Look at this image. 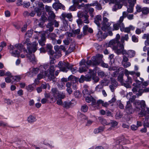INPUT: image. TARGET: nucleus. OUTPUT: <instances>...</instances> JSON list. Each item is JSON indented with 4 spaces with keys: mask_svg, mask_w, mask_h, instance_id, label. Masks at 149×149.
<instances>
[{
    "mask_svg": "<svg viewBox=\"0 0 149 149\" xmlns=\"http://www.w3.org/2000/svg\"><path fill=\"white\" fill-rule=\"evenodd\" d=\"M58 67L59 68L61 71L66 72L68 71V70H71L72 74L75 73L77 70V68L75 67L73 68V65H70L67 62H62L60 61L58 65Z\"/></svg>",
    "mask_w": 149,
    "mask_h": 149,
    "instance_id": "obj_1",
    "label": "nucleus"
},
{
    "mask_svg": "<svg viewBox=\"0 0 149 149\" xmlns=\"http://www.w3.org/2000/svg\"><path fill=\"white\" fill-rule=\"evenodd\" d=\"M52 10V8L51 7L47 6V12H48V14L47 20L49 22L47 25V28L49 29H47V31H49L50 32L52 31L54 29V27L52 26V22L56 17L55 15Z\"/></svg>",
    "mask_w": 149,
    "mask_h": 149,
    "instance_id": "obj_2",
    "label": "nucleus"
},
{
    "mask_svg": "<svg viewBox=\"0 0 149 149\" xmlns=\"http://www.w3.org/2000/svg\"><path fill=\"white\" fill-rule=\"evenodd\" d=\"M30 42L29 39V38H26L24 44L27 45V48L29 52H35L37 50L38 43L36 42H34L31 44Z\"/></svg>",
    "mask_w": 149,
    "mask_h": 149,
    "instance_id": "obj_3",
    "label": "nucleus"
},
{
    "mask_svg": "<svg viewBox=\"0 0 149 149\" xmlns=\"http://www.w3.org/2000/svg\"><path fill=\"white\" fill-rule=\"evenodd\" d=\"M86 64L88 65H93L92 61L88 60L86 62L84 59L82 60L80 63V65L83 66L79 68V71L80 73L87 71L88 69V67H86Z\"/></svg>",
    "mask_w": 149,
    "mask_h": 149,
    "instance_id": "obj_4",
    "label": "nucleus"
},
{
    "mask_svg": "<svg viewBox=\"0 0 149 149\" xmlns=\"http://www.w3.org/2000/svg\"><path fill=\"white\" fill-rule=\"evenodd\" d=\"M12 53L13 56L15 57H18L19 56L20 53L22 50L23 46L22 44H16L13 47Z\"/></svg>",
    "mask_w": 149,
    "mask_h": 149,
    "instance_id": "obj_5",
    "label": "nucleus"
},
{
    "mask_svg": "<svg viewBox=\"0 0 149 149\" xmlns=\"http://www.w3.org/2000/svg\"><path fill=\"white\" fill-rule=\"evenodd\" d=\"M113 50L118 55L121 54L124 55L126 53V51L124 49V46L123 43H122L121 42L118 43L116 46L113 47Z\"/></svg>",
    "mask_w": 149,
    "mask_h": 149,
    "instance_id": "obj_6",
    "label": "nucleus"
},
{
    "mask_svg": "<svg viewBox=\"0 0 149 149\" xmlns=\"http://www.w3.org/2000/svg\"><path fill=\"white\" fill-rule=\"evenodd\" d=\"M108 18L102 19V21L101 23V29L104 31L109 30L111 29L110 26L111 23L109 22Z\"/></svg>",
    "mask_w": 149,
    "mask_h": 149,
    "instance_id": "obj_7",
    "label": "nucleus"
},
{
    "mask_svg": "<svg viewBox=\"0 0 149 149\" xmlns=\"http://www.w3.org/2000/svg\"><path fill=\"white\" fill-rule=\"evenodd\" d=\"M47 65L45 64L43 65H41L40 66V69H42V70L40 71V73L37 76V78L40 80L44 77H45L47 75Z\"/></svg>",
    "mask_w": 149,
    "mask_h": 149,
    "instance_id": "obj_8",
    "label": "nucleus"
},
{
    "mask_svg": "<svg viewBox=\"0 0 149 149\" xmlns=\"http://www.w3.org/2000/svg\"><path fill=\"white\" fill-rule=\"evenodd\" d=\"M103 57V55L100 54H97L95 56L93 57L92 58L93 65H99L102 61Z\"/></svg>",
    "mask_w": 149,
    "mask_h": 149,
    "instance_id": "obj_9",
    "label": "nucleus"
},
{
    "mask_svg": "<svg viewBox=\"0 0 149 149\" xmlns=\"http://www.w3.org/2000/svg\"><path fill=\"white\" fill-rule=\"evenodd\" d=\"M133 99L130 98L129 101L127 102V105L126 107V111L128 114H131L133 111L132 105L130 104V102H132L135 99V97L133 96Z\"/></svg>",
    "mask_w": 149,
    "mask_h": 149,
    "instance_id": "obj_10",
    "label": "nucleus"
},
{
    "mask_svg": "<svg viewBox=\"0 0 149 149\" xmlns=\"http://www.w3.org/2000/svg\"><path fill=\"white\" fill-rule=\"evenodd\" d=\"M103 104V100H99L97 101L95 100H93L92 102V107L95 109H99L101 108V105H102Z\"/></svg>",
    "mask_w": 149,
    "mask_h": 149,
    "instance_id": "obj_11",
    "label": "nucleus"
},
{
    "mask_svg": "<svg viewBox=\"0 0 149 149\" xmlns=\"http://www.w3.org/2000/svg\"><path fill=\"white\" fill-rule=\"evenodd\" d=\"M55 1L56 2L53 4L52 7L56 10H57L59 9H62L63 10H64V6L59 2L58 0H57V1Z\"/></svg>",
    "mask_w": 149,
    "mask_h": 149,
    "instance_id": "obj_12",
    "label": "nucleus"
},
{
    "mask_svg": "<svg viewBox=\"0 0 149 149\" xmlns=\"http://www.w3.org/2000/svg\"><path fill=\"white\" fill-rule=\"evenodd\" d=\"M54 67L53 66H51L49 69V72L48 74V76H47L48 79L50 81H53L55 78L54 74Z\"/></svg>",
    "mask_w": 149,
    "mask_h": 149,
    "instance_id": "obj_13",
    "label": "nucleus"
},
{
    "mask_svg": "<svg viewBox=\"0 0 149 149\" xmlns=\"http://www.w3.org/2000/svg\"><path fill=\"white\" fill-rule=\"evenodd\" d=\"M107 34L106 33H103L101 31H99L97 34V36L98 40L99 41L102 40L103 39H105L107 36Z\"/></svg>",
    "mask_w": 149,
    "mask_h": 149,
    "instance_id": "obj_14",
    "label": "nucleus"
},
{
    "mask_svg": "<svg viewBox=\"0 0 149 149\" xmlns=\"http://www.w3.org/2000/svg\"><path fill=\"white\" fill-rule=\"evenodd\" d=\"M102 20V16L100 15H97L95 18L94 22L98 26L100 27L101 26V24L100 22Z\"/></svg>",
    "mask_w": 149,
    "mask_h": 149,
    "instance_id": "obj_15",
    "label": "nucleus"
},
{
    "mask_svg": "<svg viewBox=\"0 0 149 149\" xmlns=\"http://www.w3.org/2000/svg\"><path fill=\"white\" fill-rule=\"evenodd\" d=\"M89 73L90 74L89 77H91V78L92 77L95 82H97L99 81V79L97 77L95 76V73L94 72V71L90 69Z\"/></svg>",
    "mask_w": 149,
    "mask_h": 149,
    "instance_id": "obj_16",
    "label": "nucleus"
},
{
    "mask_svg": "<svg viewBox=\"0 0 149 149\" xmlns=\"http://www.w3.org/2000/svg\"><path fill=\"white\" fill-rule=\"evenodd\" d=\"M53 47L50 44L47 45V52L48 54L50 55V56H53V54L54 53V52L52 50Z\"/></svg>",
    "mask_w": 149,
    "mask_h": 149,
    "instance_id": "obj_17",
    "label": "nucleus"
},
{
    "mask_svg": "<svg viewBox=\"0 0 149 149\" xmlns=\"http://www.w3.org/2000/svg\"><path fill=\"white\" fill-rule=\"evenodd\" d=\"M61 16L63 19H65V18H67L70 21H71L72 20V16L71 13H62Z\"/></svg>",
    "mask_w": 149,
    "mask_h": 149,
    "instance_id": "obj_18",
    "label": "nucleus"
},
{
    "mask_svg": "<svg viewBox=\"0 0 149 149\" xmlns=\"http://www.w3.org/2000/svg\"><path fill=\"white\" fill-rule=\"evenodd\" d=\"M120 30L121 31L124 32H125L127 33H130V31L129 27H125L124 24L123 23H120Z\"/></svg>",
    "mask_w": 149,
    "mask_h": 149,
    "instance_id": "obj_19",
    "label": "nucleus"
},
{
    "mask_svg": "<svg viewBox=\"0 0 149 149\" xmlns=\"http://www.w3.org/2000/svg\"><path fill=\"white\" fill-rule=\"evenodd\" d=\"M96 6V8L98 10H101L102 9L101 5L98 3L97 1H95L94 3L89 4V7L91 6Z\"/></svg>",
    "mask_w": 149,
    "mask_h": 149,
    "instance_id": "obj_20",
    "label": "nucleus"
},
{
    "mask_svg": "<svg viewBox=\"0 0 149 149\" xmlns=\"http://www.w3.org/2000/svg\"><path fill=\"white\" fill-rule=\"evenodd\" d=\"M127 54L128 55V57L129 58L133 57L135 55V52L133 50H130L126 52Z\"/></svg>",
    "mask_w": 149,
    "mask_h": 149,
    "instance_id": "obj_21",
    "label": "nucleus"
},
{
    "mask_svg": "<svg viewBox=\"0 0 149 149\" xmlns=\"http://www.w3.org/2000/svg\"><path fill=\"white\" fill-rule=\"evenodd\" d=\"M76 6L78 9H80L82 8H84L86 9H88L89 8V4H84V3H82L81 4L77 5Z\"/></svg>",
    "mask_w": 149,
    "mask_h": 149,
    "instance_id": "obj_22",
    "label": "nucleus"
},
{
    "mask_svg": "<svg viewBox=\"0 0 149 149\" xmlns=\"http://www.w3.org/2000/svg\"><path fill=\"white\" fill-rule=\"evenodd\" d=\"M118 124V123L116 121L111 120V122L109 123V125L111 126V127L108 129V130H110L112 128H114Z\"/></svg>",
    "mask_w": 149,
    "mask_h": 149,
    "instance_id": "obj_23",
    "label": "nucleus"
},
{
    "mask_svg": "<svg viewBox=\"0 0 149 149\" xmlns=\"http://www.w3.org/2000/svg\"><path fill=\"white\" fill-rule=\"evenodd\" d=\"M91 77L88 76V77H84L83 75H82L79 80V81L80 83H82L84 81H89L90 80Z\"/></svg>",
    "mask_w": 149,
    "mask_h": 149,
    "instance_id": "obj_24",
    "label": "nucleus"
},
{
    "mask_svg": "<svg viewBox=\"0 0 149 149\" xmlns=\"http://www.w3.org/2000/svg\"><path fill=\"white\" fill-rule=\"evenodd\" d=\"M118 44V43L116 41H115L113 39L109 42L108 44L109 46L112 47L113 49V47L116 46Z\"/></svg>",
    "mask_w": 149,
    "mask_h": 149,
    "instance_id": "obj_25",
    "label": "nucleus"
},
{
    "mask_svg": "<svg viewBox=\"0 0 149 149\" xmlns=\"http://www.w3.org/2000/svg\"><path fill=\"white\" fill-rule=\"evenodd\" d=\"M123 5L122 4L117 3H116L113 6L112 10L113 11H116L118 9H120L122 7Z\"/></svg>",
    "mask_w": 149,
    "mask_h": 149,
    "instance_id": "obj_26",
    "label": "nucleus"
},
{
    "mask_svg": "<svg viewBox=\"0 0 149 149\" xmlns=\"http://www.w3.org/2000/svg\"><path fill=\"white\" fill-rule=\"evenodd\" d=\"M118 83L117 81H115L114 82L112 81L111 85L109 86V88L112 92L114 91V89L117 86Z\"/></svg>",
    "mask_w": 149,
    "mask_h": 149,
    "instance_id": "obj_27",
    "label": "nucleus"
},
{
    "mask_svg": "<svg viewBox=\"0 0 149 149\" xmlns=\"http://www.w3.org/2000/svg\"><path fill=\"white\" fill-rule=\"evenodd\" d=\"M54 49L57 52L56 53H58V56H55V57L56 58H58L60 57H61V54L60 52L59 51V49H60V47H59L58 45H55L54 46Z\"/></svg>",
    "mask_w": 149,
    "mask_h": 149,
    "instance_id": "obj_28",
    "label": "nucleus"
},
{
    "mask_svg": "<svg viewBox=\"0 0 149 149\" xmlns=\"http://www.w3.org/2000/svg\"><path fill=\"white\" fill-rule=\"evenodd\" d=\"M120 23L119 22V19L117 23L114 24L113 25V30L114 31L118 30L119 29V27L120 28H120L121 27H120Z\"/></svg>",
    "mask_w": 149,
    "mask_h": 149,
    "instance_id": "obj_29",
    "label": "nucleus"
},
{
    "mask_svg": "<svg viewBox=\"0 0 149 149\" xmlns=\"http://www.w3.org/2000/svg\"><path fill=\"white\" fill-rule=\"evenodd\" d=\"M36 117L31 115H30L27 118V120L30 123H32L36 121Z\"/></svg>",
    "mask_w": 149,
    "mask_h": 149,
    "instance_id": "obj_30",
    "label": "nucleus"
},
{
    "mask_svg": "<svg viewBox=\"0 0 149 149\" xmlns=\"http://www.w3.org/2000/svg\"><path fill=\"white\" fill-rule=\"evenodd\" d=\"M59 91L58 90L57 88H54L52 89V93L53 96L55 97H56L58 95V94Z\"/></svg>",
    "mask_w": 149,
    "mask_h": 149,
    "instance_id": "obj_31",
    "label": "nucleus"
},
{
    "mask_svg": "<svg viewBox=\"0 0 149 149\" xmlns=\"http://www.w3.org/2000/svg\"><path fill=\"white\" fill-rule=\"evenodd\" d=\"M147 114V111H146L144 108H141V111L139 113V117H143L145 116Z\"/></svg>",
    "mask_w": 149,
    "mask_h": 149,
    "instance_id": "obj_32",
    "label": "nucleus"
},
{
    "mask_svg": "<svg viewBox=\"0 0 149 149\" xmlns=\"http://www.w3.org/2000/svg\"><path fill=\"white\" fill-rule=\"evenodd\" d=\"M129 39V36L128 34H125L124 36L121 37L120 39L121 42L123 43L124 42L125 40L127 41Z\"/></svg>",
    "mask_w": 149,
    "mask_h": 149,
    "instance_id": "obj_33",
    "label": "nucleus"
},
{
    "mask_svg": "<svg viewBox=\"0 0 149 149\" xmlns=\"http://www.w3.org/2000/svg\"><path fill=\"white\" fill-rule=\"evenodd\" d=\"M127 13L126 12H123V16L120 17L119 19V22L120 23H123V21L124 18L127 16Z\"/></svg>",
    "mask_w": 149,
    "mask_h": 149,
    "instance_id": "obj_34",
    "label": "nucleus"
},
{
    "mask_svg": "<svg viewBox=\"0 0 149 149\" xmlns=\"http://www.w3.org/2000/svg\"><path fill=\"white\" fill-rule=\"evenodd\" d=\"M142 12L144 15H147L149 13V8L147 7H144L142 8Z\"/></svg>",
    "mask_w": 149,
    "mask_h": 149,
    "instance_id": "obj_35",
    "label": "nucleus"
},
{
    "mask_svg": "<svg viewBox=\"0 0 149 149\" xmlns=\"http://www.w3.org/2000/svg\"><path fill=\"white\" fill-rule=\"evenodd\" d=\"M11 78L14 81V82H15V83L19 81L21 79V77L20 76H13Z\"/></svg>",
    "mask_w": 149,
    "mask_h": 149,
    "instance_id": "obj_36",
    "label": "nucleus"
},
{
    "mask_svg": "<svg viewBox=\"0 0 149 149\" xmlns=\"http://www.w3.org/2000/svg\"><path fill=\"white\" fill-rule=\"evenodd\" d=\"M88 106L86 104H84L81 107V111L84 112H86L88 109Z\"/></svg>",
    "mask_w": 149,
    "mask_h": 149,
    "instance_id": "obj_37",
    "label": "nucleus"
},
{
    "mask_svg": "<svg viewBox=\"0 0 149 149\" xmlns=\"http://www.w3.org/2000/svg\"><path fill=\"white\" fill-rule=\"evenodd\" d=\"M93 100H95L92 96L87 97L86 98V101L88 103H90L91 102V105L92 106V102Z\"/></svg>",
    "mask_w": 149,
    "mask_h": 149,
    "instance_id": "obj_38",
    "label": "nucleus"
},
{
    "mask_svg": "<svg viewBox=\"0 0 149 149\" xmlns=\"http://www.w3.org/2000/svg\"><path fill=\"white\" fill-rule=\"evenodd\" d=\"M75 79V77L72 75H71L68 77V79L66 78H62L61 79V81L62 82H66L68 80H71L72 79Z\"/></svg>",
    "mask_w": 149,
    "mask_h": 149,
    "instance_id": "obj_39",
    "label": "nucleus"
},
{
    "mask_svg": "<svg viewBox=\"0 0 149 149\" xmlns=\"http://www.w3.org/2000/svg\"><path fill=\"white\" fill-rule=\"evenodd\" d=\"M75 49V45L74 44L71 45L69 47L67 51V52L68 53H70L72 52Z\"/></svg>",
    "mask_w": 149,
    "mask_h": 149,
    "instance_id": "obj_40",
    "label": "nucleus"
},
{
    "mask_svg": "<svg viewBox=\"0 0 149 149\" xmlns=\"http://www.w3.org/2000/svg\"><path fill=\"white\" fill-rule=\"evenodd\" d=\"M104 130V128L102 127H100L94 130V132L95 134H97L102 132Z\"/></svg>",
    "mask_w": 149,
    "mask_h": 149,
    "instance_id": "obj_41",
    "label": "nucleus"
},
{
    "mask_svg": "<svg viewBox=\"0 0 149 149\" xmlns=\"http://www.w3.org/2000/svg\"><path fill=\"white\" fill-rule=\"evenodd\" d=\"M65 95L64 93H58V94L57 95L56 97L57 99H63L65 97Z\"/></svg>",
    "mask_w": 149,
    "mask_h": 149,
    "instance_id": "obj_42",
    "label": "nucleus"
},
{
    "mask_svg": "<svg viewBox=\"0 0 149 149\" xmlns=\"http://www.w3.org/2000/svg\"><path fill=\"white\" fill-rule=\"evenodd\" d=\"M71 102H63V106L66 108H69L71 105Z\"/></svg>",
    "mask_w": 149,
    "mask_h": 149,
    "instance_id": "obj_43",
    "label": "nucleus"
},
{
    "mask_svg": "<svg viewBox=\"0 0 149 149\" xmlns=\"http://www.w3.org/2000/svg\"><path fill=\"white\" fill-rule=\"evenodd\" d=\"M45 38H42L41 39L39 40V44L42 46H43L45 45Z\"/></svg>",
    "mask_w": 149,
    "mask_h": 149,
    "instance_id": "obj_44",
    "label": "nucleus"
},
{
    "mask_svg": "<svg viewBox=\"0 0 149 149\" xmlns=\"http://www.w3.org/2000/svg\"><path fill=\"white\" fill-rule=\"evenodd\" d=\"M32 52L31 53L29 52V54L28 56V58L30 61H34L35 59V56L33 54H32Z\"/></svg>",
    "mask_w": 149,
    "mask_h": 149,
    "instance_id": "obj_45",
    "label": "nucleus"
},
{
    "mask_svg": "<svg viewBox=\"0 0 149 149\" xmlns=\"http://www.w3.org/2000/svg\"><path fill=\"white\" fill-rule=\"evenodd\" d=\"M71 40L70 38V37H68L63 41V42L64 44L67 45H69L70 42Z\"/></svg>",
    "mask_w": 149,
    "mask_h": 149,
    "instance_id": "obj_46",
    "label": "nucleus"
},
{
    "mask_svg": "<svg viewBox=\"0 0 149 149\" xmlns=\"http://www.w3.org/2000/svg\"><path fill=\"white\" fill-rule=\"evenodd\" d=\"M33 86H35L34 84L28 85L27 87V90L31 92L33 89L34 87Z\"/></svg>",
    "mask_w": 149,
    "mask_h": 149,
    "instance_id": "obj_47",
    "label": "nucleus"
},
{
    "mask_svg": "<svg viewBox=\"0 0 149 149\" xmlns=\"http://www.w3.org/2000/svg\"><path fill=\"white\" fill-rule=\"evenodd\" d=\"M141 85L143 88L146 87L149 85V80H147L143 82H141Z\"/></svg>",
    "mask_w": 149,
    "mask_h": 149,
    "instance_id": "obj_48",
    "label": "nucleus"
},
{
    "mask_svg": "<svg viewBox=\"0 0 149 149\" xmlns=\"http://www.w3.org/2000/svg\"><path fill=\"white\" fill-rule=\"evenodd\" d=\"M30 5V3L29 2L24 1L23 2L22 6L24 7L27 8L29 7Z\"/></svg>",
    "mask_w": 149,
    "mask_h": 149,
    "instance_id": "obj_49",
    "label": "nucleus"
},
{
    "mask_svg": "<svg viewBox=\"0 0 149 149\" xmlns=\"http://www.w3.org/2000/svg\"><path fill=\"white\" fill-rule=\"evenodd\" d=\"M32 70L33 72V74L35 75L37 74L39 70L40 71V72L41 71L42 69H40L39 67V68H33Z\"/></svg>",
    "mask_w": 149,
    "mask_h": 149,
    "instance_id": "obj_50",
    "label": "nucleus"
},
{
    "mask_svg": "<svg viewBox=\"0 0 149 149\" xmlns=\"http://www.w3.org/2000/svg\"><path fill=\"white\" fill-rule=\"evenodd\" d=\"M32 34V31L31 30H28L25 34V37H28L30 38Z\"/></svg>",
    "mask_w": 149,
    "mask_h": 149,
    "instance_id": "obj_51",
    "label": "nucleus"
},
{
    "mask_svg": "<svg viewBox=\"0 0 149 149\" xmlns=\"http://www.w3.org/2000/svg\"><path fill=\"white\" fill-rule=\"evenodd\" d=\"M117 144L116 146L117 149H123V147L121 144H119L120 141H117L116 142Z\"/></svg>",
    "mask_w": 149,
    "mask_h": 149,
    "instance_id": "obj_52",
    "label": "nucleus"
},
{
    "mask_svg": "<svg viewBox=\"0 0 149 149\" xmlns=\"http://www.w3.org/2000/svg\"><path fill=\"white\" fill-rule=\"evenodd\" d=\"M12 77H7L5 78V81L7 83H9L10 82L14 83V81L11 78Z\"/></svg>",
    "mask_w": 149,
    "mask_h": 149,
    "instance_id": "obj_53",
    "label": "nucleus"
},
{
    "mask_svg": "<svg viewBox=\"0 0 149 149\" xmlns=\"http://www.w3.org/2000/svg\"><path fill=\"white\" fill-rule=\"evenodd\" d=\"M122 65L125 68H127L131 66V63L128 61L122 63Z\"/></svg>",
    "mask_w": 149,
    "mask_h": 149,
    "instance_id": "obj_54",
    "label": "nucleus"
},
{
    "mask_svg": "<svg viewBox=\"0 0 149 149\" xmlns=\"http://www.w3.org/2000/svg\"><path fill=\"white\" fill-rule=\"evenodd\" d=\"M103 88L102 85H99L97 86L95 88V91L97 92H100Z\"/></svg>",
    "mask_w": 149,
    "mask_h": 149,
    "instance_id": "obj_55",
    "label": "nucleus"
},
{
    "mask_svg": "<svg viewBox=\"0 0 149 149\" xmlns=\"http://www.w3.org/2000/svg\"><path fill=\"white\" fill-rule=\"evenodd\" d=\"M122 85L125 86L127 88H130L131 87V86L130 85L131 84H129V83L127 82L126 83V81H125V82L122 83Z\"/></svg>",
    "mask_w": 149,
    "mask_h": 149,
    "instance_id": "obj_56",
    "label": "nucleus"
},
{
    "mask_svg": "<svg viewBox=\"0 0 149 149\" xmlns=\"http://www.w3.org/2000/svg\"><path fill=\"white\" fill-rule=\"evenodd\" d=\"M123 75L124 74H123L119 75L118 78V80L121 83V84L122 83H123Z\"/></svg>",
    "mask_w": 149,
    "mask_h": 149,
    "instance_id": "obj_57",
    "label": "nucleus"
},
{
    "mask_svg": "<svg viewBox=\"0 0 149 149\" xmlns=\"http://www.w3.org/2000/svg\"><path fill=\"white\" fill-rule=\"evenodd\" d=\"M89 28L87 25L84 26L83 28V32L84 35L86 34L87 31L88 30Z\"/></svg>",
    "mask_w": 149,
    "mask_h": 149,
    "instance_id": "obj_58",
    "label": "nucleus"
},
{
    "mask_svg": "<svg viewBox=\"0 0 149 149\" xmlns=\"http://www.w3.org/2000/svg\"><path fill=\"white\" fill-rule=\"evenodd\" d=\"M88 15L86 14H85L84 15V17L85 19L84 20V22L85 23L88 24L89 23V20L88 19Z\"/></svg>",
    "mask_w": 149,
    "mask_h": 149,
    "instance_id": "obj_59",
    "label": "nucleus"
},
{
    "mask_svg": "<svg viewBox=\"0 0 149 149\" xmlns=\"http://www.w3.org/2000/svg\"><path fill=\"white\" fill-rule=\"evenodd\" d=\"M34 75L33 74V73L32 71V70H31L29 72H27L26 74V75L30 77H32Z\"/></svg>",
    "mask_w": 149,
    "mask_h": 149,
    "instance_id": "obj_60",
    "label": "nucleus"
},
{
    "mask_svg": "<svg viewBox=\"0 0 149 149\" xmlns=\"http://www.w3.org/2000/svg\"><path fill=\"white\" fill-rule=\"evenodd\" d=\"M143 93V89L140 88L138 91V93H136V95L137 96H140Z\"/></svg>",
    "mask_w": 149,
    "mask_h": 149,
    "instance_id": "obj_61",
    "label": "nucleus"
},
{
    "mask_svg": "<svg viewBox=\"0 0 149 149\" xmlns=\"http://www.w3.org/2000/svg\"><path fill=\"white\" fill-rule=\"evenodd\" d=\"M109 14L106 11H104L102 14V19L108 18Z\"/></svg>",
    "mask_w": 149,
    "mask_h": 149,
    "instance_id": "obj_62",
    "label": "nucleus"
},
{
    "mask_svg": "<svg viewBox=\"0 0 149 149\" xmlns=\"http://www.w3.org/2000/svg\"><path fill=\"white\" fill-rule=\"evenodd\" d=\"M136 0H128V3L130 5L134 6L136 3Z\"/></svg>",
    "mask_w": 149,
    "mask_h": 149,
    "instance_id": "obj_63",
    "label": "nucleus"
},
{
    "mask_svg": "<svg viewBox=\"0 0 149 149\" xmlns=\"http://www.w3.org/2000/svg\"><path fill=\"white\" fill-rule=\"evenodd\" d=\"M49 37L51 39L53 40L55 39V37L56 36V35L54 33H51L48 35Z\"/></svg>",
    "mask_w": 149,
    "mask_h": 149,
    "instance_id": "obj_64",
    "label": "nucleus"
}]
</instances>
